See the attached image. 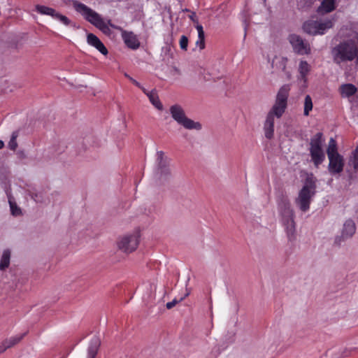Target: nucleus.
Masks as SVG:
<instances>
[{"mask_svg":"<svg viewBox=\"0 0 358 358\" xmlns=\"http://www.w3.org/2000/svg\"><path fill=\"white\" fill-rule=\"evenodd\" d=\"M357 43L352 39L340 42L331 51L333 61L341 65L343 63L355 61V66L358 69V34Z\"/></svg>","mask_w":358,"mask_h":358,"instance_id":"f257e3e1","label":"nucleus"},{"mask_svg":"<svg viewBox=\"0 0 358 358\" xmlns=\"http://www.w3.org/2000/svg\"><path fill=\"white\" fill-rule=\"evenodd\" d=\"M278 207L281 217V222L285 228L288 241H294L296 240V223L294 213L291 208L288 198L282 196L278 200Z\"/></svg>","mask_w":358,"mask_h":358,"instance_id":"f03ea898","label":"nucleus"},{"mask_svg":"<svg viewBox=\"0 0 358 358\" xmlns=\"http://www.w3.org/2000/svg\"><path fill=\"white\" fill-rule=\"evenodd\" d=\"M71 2L75 10L80 14L86 21L99 29L104 34L108 36L111 34L110 27L98 13L77 0H71Z\"/></svg>","mask_w":358,"mask_h":358,"instance_id":"7ed1b4c3","label":"nucleus"},{"mask_svg":"<svg viewBox=\"0 0 358 358\" xmlns=\"http://www.w3.org/2000/svg\"><path fill=\"white\" fill-rule=\"evenodd\" d=\"M290 87L289 85H284L279 89L275 103L266 115L265 123L273 124L274 125L275 117L280 118L282 116L287 107V99Z\"/></svg>","mask_w":358,"mask_h":358,"instance_id":"20e7f679","label":"nucleus"},{"mask_svg":"<svg viewBox=\"0 0 358 358\" xmlns=\"http://www.w3.org/2000/svg\"><path fill=\"white\" fill-rule=\"evenodd\" d=\"M315 189L316 179L311 174L306 178L303 186L295 199V203L301 211L307 212L310 209L312 199L315 194Z\"/></svg>","mask_w":358,"mask_h":358,"instance_id":"39448f33","label":"nucleus"},{"mask_svg":"<svg viewBox=\"0 0 358 358\" xmlns=\"http://www.w3.org/2000/svg\"><path fill=\"white\" fill-rule=\"evenodd\" d=\"M324 143V138L322 132H318L314 135L310 141V155L311 160L315 167H318L325 159V154L322 146Z\"/></svg>","mask_w":358,"mask_h":358,"instance_id":"423d86ee","label":"nucleus"},{"mask_svg":"<svg viewBox=\"0 0 358 358\" xmlns=\"http://www.w3.org/2000/svg\"><path fill=\"white\" fill-rule=\"evenodd\" d=\"M171 117L180 126L187 129L200 130L201 125L198 122L189 119L187 117L183 108L179 104H174L169 108Z\"/></svg>","mask_w":358,"mask_h":358,"instance_id":"0eeeda50","label":"nucleus"},{"mask_svg":"<svg viewBox=\"0 0 358 358\" xmlns=\"http://www.w3.org/2000/svg\"><path fill=\"white\" fill-rule=\"evenodd\" d=\"M334 22L331 19L324 20H308L304 22L302 26L303 31L311 36L323 35L332 28Z\"/></svg>","mask_w":358,"mask_h":358,"instance_id":"6e6552de","label":"nucleus"},{"mask_svg":"<svg viewBox=\"0 0 358 358\" xmlns=\"http://www.w3.org/2000/svg\"><path fill=\"white\" fill-rule=\"evenodd\" d=\"M138 243L139 234L136 232L121 237L117 241V247L123 252L130 253L137 248Z\"/></svg>","mask_w":358,"mask_h":358,"instance_id":"1a4fd4ad","label":"nucleus"},{"mask_svg":"<svg viewBox=\"0 0 358 358\" xmlns=\"http://www.w3.org/2000/svg\"><path fill=\"white\" fill-rule=\"evenodd\" d=\"M293 50L299 55H309L311 52V48L308 41L303 39L299 35L292 34L288 37Z\"/></svg>","mask_w":358,"mask_h":358,"instance_id":"9d476101","label":"nucleus"},{"mask_svg":"<svg viewBox=\"0 0 358 358\" xmlns=\"http://www.w3.org/2000/svg\"><path fill=\"white\" fill-rule=\"evenodd\" d=\"M329 163L328 171L331 175L334 176L341 173L344 167L343 157L340 154L328 157Z\"/></svg>","mask_w":358,"mask_h":358,"instance_id":"9b49d317","label":"nucleus"},{"mask_svg":"<svg viewBox=\"0 0 358 358\" xmlns=\"http://www.w3.org/2000/svg\"><path fill=\"white\" fill-rule=\"evenodd\" d=\"M288 59L286 57L275 56L273 59L271 66L276 71H281L286 80H289L292 78L291 73L287 69Z\"/></svg>","mask_w":358,"mask_h":358,"instance_id":"f8f14e48","label":"nucleus"},{"mask_svg":"<svg viewBox=\"0 0 358 358\" xmlns=\"http://www.w3.org/2000/svg\"><path fill=\"white\" fill-rule=\"evenodd\" d=\"M122 38L125 45L130 49L136 50L140 47V42L137 36L132 31H121Z\"/></svg>","mask_w":358,"mask_h":358,"instance_id":"ddd939ff","label":"nucleus"},{"mask_svg":"<svg viewBox=\"0 0 358 358\" xmlns=\"http://www.w3.org/2000/svg\"><path fill=\"white\" fill-rule=\"evenodd\" d=\"M87 42L90 45L95 48L102 55H108V51L107 48L101 40L94 34L90 33L87 35Z\"/></svg>","mask_w":358,"mask_h":358,"instance_id":"4468645a","label":"nucleus"},{"mask_svg":"<svg viewBox=\"0 0 358 358\" xmlns=\"http://www.w3.org/2000/svg\"><path fill=\"white\" fill-rule=\"evenodd\" d=\"M26 335V333L15 335L3 340L0 344V353L4 352L7 349L12 348L20 343Z\"/></svg>","mask_w":358,"mask_h":358,"instance_id":"2eb2a0df","label":"nucleus"},{"mask_svg":"<svg viewBox=\"0 0 358 358\" xmlns=\"http://www.w3.org/2000/svg\"><path fill=\"white\" fill-rule=\"evenodd\" d=\"M101 346V340L98 336H94L87 348L86 358H96Z\"/></svg>","mask_w":358,"mask_h":358,"instance_id":"dca6fc26","label":"nucleus"},{"mask_svg":"<svg viewBox=\"0 0 358 358\" xmlns=\"http://www.w3.org/2000/svg\"><path fill=\"white\" fill-rule=\"evenodd\" d=\"M356 231V225L352 220H348L343 224L341 238L347 239L351 238Z\"/></svg>","mask_w":358,"mask_h":358,"instance_id":"f3484780","label":"nucleus"},{"mask_svg":"<svg viewBox=\"0 0 358 358\" xmlns=\"http://www.w3.org/2000/svg\"><path fill=\"white\" fill-rule=\"evenodd\" d=\"M336 9V0H322L317 9L319 14H326Z\"/></svg>","mask_w":358,"mask_h":358,"instance_id":"a211bd4d","label":"nucleus"},{"mask_svg":"<svg viewBox=\"0 0 358 358\" xmlns=\"http://www.w3.org/2000/svg\"><path fill=\"white\" fill-rule=\"evenodd\" d=\"M349 165L354 169V173H351L349 176L350 180H355L358 177V149L352 152V156L349 160Z\"/></svg>","mask_w":358,"mask_h":358,"instance_id":"6ab92c4d","label":"nucleus"},{"mask_svg":"<svg viewBox=\"0 0 358 358\" xmlns=\"http://www.w3.org/2000/svg\"><path fill=\"white\" fill-rule=\"evenodd\" d=\"M170 159L165 155L163 151H157L156 153V170L169 166Z\"/></svg>","mask_w":358,"mask_h":358,"instance_id":"aec40b11","label":"nucleus"},{"mask_svg":"<svg viewBox=\"0 0 358 358\" xmlns=\"http://www.w3.org/2000/svg\"><path fill=\"white\" fill-rule=\"evenodd\" d=\"M357 90V87L353 84L350 83L343 84L339 88L341 95L343 98H349L352 96L356 93Z\"/></svg>","mask_w":358,"mask_h":358,"instance_id":"412c9836","label":"nucleus"},{"mask_svg":"<svg viewBox=\"0 0 358 358\" xmlns=\"http://www.w3.org/2000/svg\"><path fill=\"white\" fill-rule=\"evenodd\" d=\"M156 176L161 182L169 181L172 178L171 170L169 166L155 170Z\"/></svg>","mask_w":358,"mask_h":358,"instance_id":"4be33fe9","label":"nucleus"},{"mask_svg":"<svg viewBox=\"0 0 358 358\" xmlns=\"http://www.w3.org/2000/svg\"><path fill=\"white\" fill-rule=\"evenodd\" d=\"M198 31V39L196 42V45L199 46L200 50H203L205 48V34L203 27L199 23L195 26Z\"/></svg>","mask_w":358,"mask_h":358,"instance_id":"5701e85b","label":"nucleus"},{"mask_svg":"<svg viewBox=\"0 0 358 358\" xmlns=\"http://www.w3.org/2000/svg\"><path fill=\"white\" fill-rule=\"evenodd\" d=\"M10 251L8 249L3 251L1 261H0V270L4 271L10 266Z\"/></svg>","mask_w":358,"mask_h":358,"instance_id":"b1692460","label":"nucleus"},{"mask_svg":"<svg viewBox=\"0 0 358 358\" xmlns=\"http://www.w3.org/2000/svg\"><path fill=\"white\" fill-rule=\"evenodd\" d=\"M148 97L152 104L158 110H162L163 109V105L161 103L159 96L155 90H152L148 94Z\"/></svg>","mask_w":358,"mask_h":358,"instance_id":"393cba45","label":"nucleus"},{"mask_svg":"<svg viewBox=\"0 0 358 358\" xmlns=\"http://www.w3.org/2000/svg\"><path fill=\"white\" fill-rule=\"evenodd\" d=\"M35 10L37 13L41 15H49L51 16L52 18L54 17V15L57 12V10L54 8L42 5H36Z\"/></svg>","mask_w":358,"mask_h":358,"instance_id":"a878e982","label":"nucleus"},{"mask_svg":"<svg viewBox=\"0 0 358 358\" xmlns=\"http://www.w3.org/2000/svg\"><path fill=\"white\" fill-rule=\"evenodd\" d=\"M310 71V66L306 61L301 60L299 66V72L301 79L306 80V76Z\"/></svg>","mask_w":358,"mask_h":358,"instance_id":"bb28decb","label":"nucleus"},{"mask_svg":"<svg viewBox=\"0 0 358 358\" xmlns=\"http://www.w3.org/2000/svg\"><path fill=\"white\" fill-rule=\"evenodd\" d=\"M313 104L312 98L310 95H306L304 99V105H303V115L305 116H308L310 112L313 110Z\"/></svg>","mask_w":358,"mask_h":358,"instance_id":"cd10ccee","label":"nucleus"},{"mask_svg":"<svg viewBox=\"0 0 358 358\" xmlns=\"http://www.w3.org/2000/svg\"><path fill=\"white\" fill-rule=\"evenodd\" d=\"M327 153L328 157L339 154L337 150L336 141L333 138H331L329 141Z\"/></svg>","mask_w":358,"mask_h":358,"instance_id":"c85d7f7f","label":"nucleus"},{"mask_svg":"<svg viewBox=\"0 0 358 358\" xmlns=\"http://www.w3.org/2000/svg\"><path fill=\"white\" fill-rule=\"evenodd\" d=\"M264 131L265 137L271 139L274 135V125L273 124L264 123Z\"/></svg>","mask_w":358,"mask_h":358,"instance_id":"c756f323","label":"nucleus"},{"mask_svg":"<svg viewBox=\"0 0 358 358\" xmlns=\"http://www.w3.org/2000/svg\"><path fill=\"white\" fill-rule=\"evenodd\" d=\"M53 18L59 21L62 24H63L65 26H69L72 24V22L69 18H68L66 16L61 14L60 13H59L57 11L56 12Z\"/></svg>","mask_w":358,"mask_h":358,"instance_id":"7c9ffc66","label":"nucleus"},{"mask_svg":"<svg viewBox=\"0 0 358 358\" xmlns=\"http://www.w3.org/2000/svg\"><path fill=\"white\" fill-rule=\"evenodd\" d=\"M18 136V132L17 131H13L11 135V138L8 142V148L11 150H15L17 147V138Z\"/></svg>","mask_w":358,"mask_h":358,"instance_id":"2f4dec72","label":"nucleus"},{"mask_svg":"<svg viewBox=\"0 0 358 358\" xmlns=\"http://www.w3.org/2000/svg\"><path fill=\"white\" fill-rule=\"evenodd\" d=\"M189 294V292H187L184 296H182L180 298V299H173L170 302H168L166 305L167 309H171L172 308H173L177 303H178L179 302L182 301V300L185 299V297H187L188 295Z\"/></svg>","mask_w":358,"mask_h":358,"instance_id":"473e14b6","label":"nucleus"},{"mask_svg":"<svg viewBox=\"0 0 358 358\" xmlns=\"http://www.w3.org/2000/svg\"><path fill=\"white\" fill-rule=\"evenodd\" d=\"M9 204H10V207L11 213L13 215L17 216V215H19L21 214V210L20 208H18L17 206L15 203L9 200Z\"/></svg>","mask_w":358,"mask_h":358,"instance_id":"72a5a7b5","label":"nucleus"},{"mask_svg":"<svg viewBox=\"0 0 358 358\" xmlns=\"http://www.w3.org/2000/svg\"><path fill=\"white\" fill-rule=\"evenodd\" d=\"M188 45V38L186 36L182 35L180 39V47L183 50H187Z\"/></svg>","mask_w":358,"mask_h":358,"instance_id":"f704fd0d","label":"nucleus"},{"mask_svg":"<svg viewBox=\"0 0 358 358\" xmlns=\"http://www.w3.org/2000/svg\"><path fill=\"white\" fill-rule=\"evenodd\" d=\"M124 76L127 77L134 85H135L138 87H141V85L137 80L131 78L127 73H124Z\"/></svg>","mask_w":358,"mask_h":358,"instance_id":"c9c22d12","label":"nucleus"},{"mask_svg":"<svg viewBox=\"0 0 358 358\" xmlns=\"http://www.w3.org/2000/svg\"><path fill=\"white\" fill-rule=\"evenodd\" d=\"M106 24H108V25L110 27H112L116 30H118L120 31H122V28L120 26H117L114 24L112 23V21L110 20H108L106 22Z\"/></svg>","mask_w":358,"mask_h":358,"instance_id":"e433bc0d","label":"nucleus"},{"mask_svg":"<svg viewBox=\"0 0 358 358\" xmlns=\"http://www.w3.org/2000/svg\"><path fill=\"white\" fill-rule=\"evenodd\" d=\"M189 18L195 24V26L199 23L198 18L195 12H192L189 15Z\"/></svg>","mask_w":358,"mask_h":358,"instance_id":"4c0bfd02","label":"nucleus"},{"mask_svg":"<svg viewBox=\"0 0 358 358\" xmlns=\"http://www.w3.org/2000/svg\"><path fill=\"white\" fill-rule=\"evenodd\" d=\"M31 198L36 202L41 201V196L38 194H32Z\"/></svg>","mask_w":358,"mask_h":358,"instance_id":"58836bf2","label":"nucleus"},{"mask_svg":"<svg viewBox=\"0 0 358 358\" xmlns=\"http://www.w3.org/2000/svg\"><path fill=\"white\" fill-rule=\"evenodd\" d=\"M140 88L148 96V94H149L150 92L147 91L142 85H141V87H140Z\"/></svg>","mask_w":358,"mask_h":358,"instance_id":"ea45409f","label":"nucleus"},{"mask_svg":"<svg viewBox=\"0 0 358 358\" xmlns=\"http://www.w3.org/2000/svg\"><path fill=\"white\" fill-rule=\"evenodd\" d=\"M4 147V143L3 141L0 140V149Z\"/></svg>","mask_w":358,"mask_h":358,"instance_id":"a19ab883","label":"nucleus"},{"mask_svg":"<svg viewBox=\"0 0 358 358\" xmlns=\"http://www.w3.org/2000/svg\"><path fill=\"white\" fill-rule=\"evenodd\" d=\"M182 12H190V10L188 8L182 9Z\"/></svg>","mask_w":358,"mask_h":358,"instance_id":"79ce46f5","label":"nucleus"},{"mask_svg":"<svg viewBox=\"0 0 358 358\" xmlns=\"http://www.w3.org/2000/svg\"><path fill=\"white\" fill-rule=\"evenodd\" d=\"M174 71L178 73H180V71L176 67L174 68Z\"/></svg>","mask_w":358,"mask_h":358,"instance_id":"37998d69","label":"nucleus"},{"mask_svg":"<svg viewBox=\"0 0 358 358\" xmlns=\"http://www.w3.org/2000/svg\"><path fill=\"white\" fill-rule=\"evenodd\" d=\"M61 358H64V357H61Z\"/></svg>","mask_w":358,"mask_h":358,"instance_id":"c03bdc74","label":"nucleus"}]
</instances>
